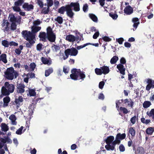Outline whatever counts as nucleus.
<instances>
[{"label": "nucleus", "instance_id": "nucleus-1", "mask_svg": "<svg viewBox=\"0 0 154 154\" xmlns=\"http://www.w3.org/2000/svg\"><path fill=\"white\" fill-rule=\"evenodd\" d=\"M15 89V86L12 84H10L8 82H6L4 84V85L2 86L1 89L2 95L0 96L2 97L3 96H8L10 94L14 92Z\"/></svg>", "mask_w": 154, "mask_h": 154}, {"label": "nucleus", "instance_id": "nucleus-2", "mask_svg": "<svg viewBox=\"0 0 154 154\" xmlns=\"http://www.w3.org/2000/svg\"><path fill=\"white\" fill-rule=\"evenodd\" d=\"M71 74L70 75V78L74 80H77L80 79L83 80L85 77V75L82 73L80 69L76 68L72 69L71 70Z\"/></svg>", "mask_w": 154, "mask_h": 154}, {"label": "nucleus", "instance_id": "nucleus-3", "mask_svg": "<svg viewBox=\"0 0 154 154\" xmlns=\"http://www.w3.org/2000/svg\"><path fill=\"white\" fill-rule=\"evenodd\" d=\"M17 72L15 71L13 67L8 68L5 72V77L7 79L12 80L16 78L18 76Z\"/></svg>", "mask_w": 154, "mask_h": 154}, {"label": "nucleus", "instance_id": "nucleus-4", "mask_svg": "<svg viewBox=\"0 0 154 154\" xmlns=\"http://www.w3.org/2000/svg\"><path fill=\"white\" fill-rule=\"evenodd\" d=\"M68 8L70 11L72 18H73L74 13L72 11V8L73 7V10L75 11H79L80 10V5L78 2H72L70 5H68Z\"/></svg>", "mask_w": 154, "mask_h": 154}, {"label": "nucleus", "instance_id": "nucleus-5", "mask_svg": "<svg viewBox=\"0 0 154 154\" xmlns=\"http://www.w3.org/2000/svg\"><path fill=\"white\" fill-rule=\"evenodd\" d=\"M41 27L40 26H33L32 27L31 32L27 30H23L22 34H27L28 36H32L34 37V39L35 38V34L41 29Z\"/></svg>", "mask_w": 154, "mask_h": 154}, {"label": "nucleus", "instance_id": "nucleus-6", "mask_svg": "<svg viewBox=\"0 0 154 154\" xmlns=\"http://www.w3.org/2000/svg\"><path fill=\"white\" fill-rule=\"evenodd\" d=\"M23 38L27 41H29V43H26V46L27 48H30L32 46L35 42L34 40V37L32 36H28L27 34H22Z\"/></svg>", "mask_w": 154, "mask_h": 154}, {"label": "nucleus", "instance_id": "nucleus-7", "mask_svg": "<svg viewBox=\"0 0 154 154\" xmlns=\"http://www.w3.org/2000/svg\"><path fill=\"white\" fill-rule=\"evenodd\" d=\"M126 135L125 133L121 134L120 133H118L116 136L115 140L112 143V145L115 146L116 144H119L121 142V140L125 139Z\"/></svg>", "mask_w": 154, "mask_h": 154}, {"label": "nucleus", "instance_id": "nucleus-8", "mask_svg": "<svg viewBox=\"0 0 154 154\" xmlns=\"http://www.w3.org/2000/svg\"><path fill=\"white\" fill-rule=\"evenodd\" d=\"M0 149H2L6 143L11 144L12 140L8 136H4V138H0Z\"/></svg>", "mask_w": 154, "mask_h": 154}, {"label": "nucleus", "instance_id": "nucleus-9", "mask_svg": "<svg viewBox=\"0 0 154 154\" xmlns=\"http://www.w3.org/2000/svg\"><path fill=\"white\" fill-rule=\"evenodd\" d=\"M16 87V90L17 93L22 94L25 92V88L26 86L23 83L21 82L19 84L17 83Z\"/></svg>", "mask_w": 154, "mask_h": 154}, {"label": "nucleus", "instance_id": "nucleus-10", "mask_svg": "<svg viewBox=\"0 0 154 154\" xmlns=\"http://www.w3.org/2000/svg\"><path fill=\"white\" fill-rule=\"evenodd\" d=\"M68 5H66L65 6H63L59 8L58 11V12L61 14H63L65 11H66V14L68 17L72 18L70 11L68 8Z\"/></svg>", "mask_w": 154, "mask_h": 154}, {"label": "nucleus", "instance_id": "nucleus-11", "mask_svg": "<svg viewBox=\"0 0 154 154\" xmlns=\"http://www.w3.org/2000/svg\"><path fill=\"white\" fill-rule=\"evenodd\" d=\"M9 18H10L9 20L11 23H17L19 24L20 23L21 17L20 16H19L18 18L17 19L14 14H9Z\"/></svg>", "mask_w": 154, "mask_h": 154}, {"label": "nucleus", "instance_id": "nucleus-12", "mask_svg": "<svg viewBox=\"0 0 154 154\" xmlns=\"http://www.w3.org/2000/svg\"><path fill=\"white\" fill-rule=\"evenodd\" d=\"M147 85L146 89L147 91H149L151 88H154V81L152 79L148 78L147 79Z\"/></svg>", "mask_w": 154, "mask_h": 154}, {"label": "nucleus", "instance_id": "nucleus-13", "mask_svg": "<svg viewBox=\"0 0 154 154\" xmlns=\"http://www.w3.org/2000/svg\"><path fill=\"white\" fill-rule=\"evenodd\" d=\"M122 101L123 102V104L126 105V107H130L131 108H133L134 102L131 99H122Z\"/></svg>", "mask_w": 154, "mask_h": 154}, {"label": "nucleus", "instance_id": "nucleus-14", "mask_svg": "<svg viewBox=\"0 0 154 154\" xmlns=\"http://www.w3.org/2000/svg\"><path fill=\"white\" fill-rule=\"evenodd\" d=\"M71 56H76L78 53V50L75 48L72 47L71 48H67L66 50Z\"/></svg>", "mask_w": 154, "mask_h": 154}, {"label": "nucleus", "instance_id": "nucleus-15", "mask_svg": "<svg viewBox=\"0 0 154 154\" xmlns=\"http://www.w3.org/2000/svg\"><path fill=\"white\" fill-rule=\"evenodd\" d=\"M22 7L25 10L27 11H31L34 9V6L33 5L29 4L27 3H24Z\"/></svg>", "mask_w": 154, "mask_h": 154}, {"label": "nucleus", "instance_id": "nucleus-16", "mask_svg": "<svg viewBox=\"0 0 154 154\" xmlns=\"http://www.w3.org/2000/svg\"><path fill=\"white\" fill-rule=\"evenodd\" d=\"M23 101V98L22 96H19L18 98H15L14 102L18 109L20 105V103H22Z\"/></svg>", "mask_w": 154, "mask_h": 154}, {"label": "nucleus", "instance_id": "nucleus-17", "mask_svg": "<svg viewBox=\"0 0 154 154\" xmlns=\"http://www.w3.org/2000/svg\"><path fill=\"white\" fill-rule=\"evenodd\" d=\"M124 11L125 14L127 15H130L133 13V9L131 6L128 5L125 7Z\"/></svg>", "mask_w": 154, "mask_h": 154}, {"label": "nucleus", "instance_id": "nucleus-18", "mask_svg": "<svg viewBox=\"0 0 154 154\" xmlns=\"http://www.w3.org/2000/svg\"><path fill=\"white\" fill-rule=\"evenodd\" d=\"M38 37L40 38V40L43 42L47 41V35L45 32H40Z\"/></svg>", "mask_w": 154, "mask_h": 154}, {"label": "nucleus", "instance_id": "nucleus-19", "mask_svg": "<svg viewBox=\"0 0 154 154\" xmlns=\"http://www.w3.org/2000/svg\"><path fill=\"white\" fill-rule=\"evenodd\" d=\"M117 68L119 71L120 73L123 75H125V68L124 67L123 65L122 64H118L117 66Z\"/></svg>", "mask_w": 154, "mask_h": 154}, {"label": "nucleus", "instance_id": "nucleus-20", "mask_svg": "<svg viewBox=\"0 0 154 154\" xmlns=\"http://www.w3.org/2000/svg\"><path fill=\"white\" fill-rule=\"evenodd\" d=\"M100 68L102 70L103 74L104 75L106 74L109 73L110 71V69L109 67L106 66L100 67Z\"/></svg>", "mask_w": 154, "mask_h": 154}, {"label": "nucleus", "instance_id": "nucleus-21", "mask_svg": "<svg viewBox=\"0 0 154 154\" xmlns=\"http://www.w3.org/2000/svg\"><path fill=\"white\" fill-rule=\"evenodd\" d=\"M56 35L54 33L52 34L47 35V38L51 42H54L56 39Z\"/></svg>", "mask_w": 154, "mask_h": 154}, {"label": "nucleus", "instance_id": "nucleus-22", "mask_svg": "<svg viewBox=\"0 0 154 154\" xmlns=\"http://www.w3.org/2000/svg\"><path fill=\"white\" fill-rule=\"evenodd\" d=\"M66 39L69 42H73L75 40L76 38L73 35L70 34L66 36Z\"/></svg>", "mask_w": 154, "mask_h": 154}, {"label": "nucleus", "instance_id": "nucleus-23", "mask_svg": "<svg viewBox=\"0 0 154 154\" xmlns=\"http://www.w3.org/2000/svg\"><path fill=\"white\" fill-rule=\"evenodd\" d=\"M146 134L148 135H152L154 132V127H149L146 130Z\"/></svg>", "mask_w": 154, "mask_h": 154}, {"label": "nucleus", "instance_id": "nucleus-24", "mask_svg": "<svg viewBox=\"0 0 154 154\" xmlns=\"http://www.w3.org/2000/svg\"><path fill=\"white\" fill-rule=\"evenodd\" d=\"M11 99L10 97L8 96H6L3 98V100L4 102L3 106L4 107L7 106L8 105V103L10 102Z\"/></svg>", "mask_w": 154, "mask_h": 154}, {"label": "nucleus", "instance_id": "nucleus-25", "mask_svg": "<svg viewBox=\"0 0 154 154\" xmlns=\"http://www.w3.org/2000/svg\"><path fill=\"white\" fill-rule=\"evenodd\" d=\"M9 119L11 120L12 124L13 125H16L17 124V122H16V118L14 115H11L9 117Z\"/></svg>", "mask_w": 154, "mask_h": 154}, {"label": "nucleus", "instance_id": "nucleus-26", "mask_svg": "<svg viewBox=\"0 0 154 154\" xmlns=\"http://www.w3.org/2000/svg\"><path fill=\"white\" fill-rule=\"evenodd\" d=\"M114 136H109L107 137V138L105 140V141L107 144H110V143L112 142L114 140Z\"/></svg>", "mask_w": 154, "mask_h": 154}, {"label": "nucleus", "instance_id": "nucleus-27", "mask_svg": "<svg viewBox=\"0 0 154 154\" xmlns=\"http://www.w3.org/2000/svg\"><path fill=\"white\" fill-rule=\"evenodd\" d=\"M1 127V130L5 132L9 130L8 126L5 123H2Z\"/></svg>", "mask_w": 154, "mask_h": 154}, {"label": "nucleus", "instance_id": "nucleus-28", "mask_svg": "<svg viewBox=\"0 0 154 154\" xmlns=\"http://www.w3.org/2000/svg\"><path fill=\"white\" fill-rule=\"evenodd\" d=\"M0 60H2L5 63H6L7 62V55L5 54H2L0 56Z\"/></svg>", "mask_w": 154, "mask_h": 154}, {"label": "nucleus", "instance_id": "nucleus-29", "mask_svg": "<svg viewBox=\"0 0 154 154\" xmlns=\"http://www.w3.org/2000/svg\"><path fill=\"white\" fill-rule=\"evenodd\" d=\"M41 60L42 63L44 64H48L50 65L51 64V62H50L49 60H48L47 58L44 57H42L41 58Z\"/></svg>", "mask_w": 154, "mask_h": 154}, {"label": "nucleus", "instance_id": "nucleus-30", "mask_svg": "<svg viewBox=\"0 0 154 154\" xmlns=\"http://www.w3.org/2000/svg\"><path fill=\"white\" fill-rule=\"evenodd\" d=\"M50 7L47 6V7H43L42 8L41 13L44 14H48L49 12Z\"/></svg>", "mask_w": 154, "mask_h": 154}, {"label": "nucleus", "instance_id": "nucleus-31", "mask_svg": "<svg viewBox=\"0 0 154 154\" xmlns=\"http://www.w3.org/2000/svg\"><path fill=\"white\" fill-rule=\"evenodd\" d=\"M53 70L52 67H50L45 71V76L46 77L48 76L51 73L53 72Z\"/></svg>", "mask_w": 154, "mask_h": 154}, {"label": "nucleus", "instance_id": "nucleus-32", "mask_svg": "<svg viewBox=\"0 0 154 154\" xmlns=\"http://www.w3.org/2000/svg\"><path fill=\"white\" fill-rule=\"evenodd\" d=\"M152 104L151 102L148 101H145L143 104V107L144 108H147L149 107Z\"/></svg>", "mask_w": 154, "mask_h": 154}, {"label": "nucleus", "instance_id": "nucleus-33", "mask_svg": "<svg viewBox=\"0 0 154 154\" xmlns=\"http://www.w3.org/2000/svg\"><path fill=\"white\" fill-rule=\"evenodd\" d=\"M129 132L131 134L132 137H134L135 135V131L134 127H131L129 130Z\"/></svg>", "mask_w": 154, "mask_h": 154}, {"label": "nucleus", "instance_id": "nucleus-34", "mask_svg": "<svg viewBox=\"0 0 154 154\" xmlns=\"http://www.w3.org/2000/svg\"><path fill=\"white\" fill-rule=\"evenodd\" d=\"M89 16L94 22H96L97 21V18L95 15L93 14H89Z\"/></svg>", "mask_w": 154, "mask_h": 154}, {"label": "nucleus", "instance_id": "nucleus-35", "mask_svg": "<svg viewBox=\"0 0 154 154\" xmlns=\"http://www.w3.org/2000/svg\"><path fill=\"white\" fill-rule=\"evenodd\" d=\"M146 114L149 117H152V118L154 120V109H152L149 112L147 111Z\"/></svg>", "mask_w": 154, "mask_h": 154}, {"label": "nucleus", "instance_id": "nucleus-36", "mask_svg": "<svg viewBox=\"0 0 154 154\" xmlns=\"http://www.w3.org/2000/svg\"><path fill=\"white\" fill-rule=\"evenodd\" d=\"M118 59L119 58L118 57L116 56H114L110 60V63L111 64H114L116 63Z\"/></svg>", "mask_w": 154, "mask_h": 154}, {"label": "nucleus", "instance_id": "nucleus-37", "mask_svg": "<svg viewBox=\"0 0 154 154\" xmlns=\"http://www.w3.org/2000/svg\"><path fill=\"white\" fill-rule=\"evenodd\" d=\"M115 146L113 145H112V146H111L109 144H107L105 146V148L107 150L109 151L110 150H113L115 149Z\"/></svg>", "mask_w": 154, "mask_h": 154}, {"label": "nucleus", "instance_id": "nucleus-38", "mask_svg": "<svg viewBox=\"0 0 154 154\" xmlns=\"http://www.w3.org/2000/svg\"><path fill=\"white\" fill-rule=\"evenodd\" d=\"M36 94V93L35 92V90L33 89H29V94H27V96H29V95L30 96H35Z\"/></svg>", "mask_w": 154, "mask_h": 154}, {"label": "nucleus", "instance_id": "nucleus-39", "mask_svg": "<svg viewBox=\"0 0 154 154\" xmlns=\"http://www.w3.org/2000/svg\"><path fill=\"white\" fill-rule=\"evenodd\" d=\"M137 152L139 154H144V150L143 148L142 147H137Z\"/></svg>", "mask_w": 154, "mask_h": 154}, {"label": "nucleus", "instance_id": "nucleus-40", "mask_svg": "<svg viewBox=\"0 0 154 154\" xmlns=\"http://www.w3.org/2000/svg\"><path fill=\"white\" fill-rule=\"evenodd\" d=\"M141 122L143 124H145L146 125L148 124L151 122L150 120V119H145V118L144 117L142 118L141 119Z\"/></svg>", "mask_w": 154, "mask_h": 154}, {"label": "nucleus", "instance_id": "nucleus-41", "mask_svg": "<svg viewBox=\"0 0 154 154\" xmlns=\"http://www.w3.org/2000/svg\"><path fill=\"white\" fill-rule=\"evenodd\" d=\"M119 109L120 111H122L123 113L124 114H126L130 112V111H128L127 109L125 107H120Z\"/></svg>", "mask_w": 154, "mask_h": 154}, {"label": "nucleus", "instance_id": "nucleus-42", "mask_svg": "<svg viewBox=\"0 0 154 154\" xmlns=\"http://www.w3.org/2000/svg\"><path fill=\"white\" fill-rule=\"evenodd\" d=\"M46 4H45V6L47 5V6L49 7H51L53 5V0H46Z\"/></svg>", "mask_w": 154, "mask_h": 154}, {"label": "nucleus", "instance_id": "nucleus-43", "mask_svg": "<svg viewBox=\"0 0 154 154\" xmlns=\"http://www.w3.org/2000/svg\"><path fill=\"white\" fill-rule=\"evenodd\" d=\"M24 2L23 0H18L14 2V5L15 6H20L22 5Z\"/></svg>", "mask_w": 154, "mask_h": 154}, {"label": "nucleus", "instance_id": "nucleus-44", "mask_svg": "<svg viewBox=\"0 0 154 154\" xmlns=\"http://www.w3.org/2000/svg\"><path fill=\"white\" fill-rule=\"evenodd\" d=\"M122 103H123V102H122V99L121 100H119L116 101V107L117 108L118 110L119 109V106H120V105Z\"/></svg>", "mask_w": 154, "mask_h": 154}, {"label": "nucleus", "instance_id": "nucleus-45", "mask_svg": "<svg viewBox=\"0 0 154 154\" xmlns=\"http://www.w3.org/2000/svg\"><path fill=\"white\" fill-rule=\"evenodd\" d=\"M95 71L96 74L97 75H100L103 74L101 68H96L95 69Z\"/></svg>", "mask_w": 154, "mask_h": 154}, {"label": "nucleus", "instance_id": "nucleus-46", "mask_svg": "<svg viewBox=\"0 0 154 154\" xmlns=\"http://www.w3.org/2000/svg\"><path fill=\"white\" fill-rule=\"evenodd\" d=\"M138 119V116L136 117V116H134L131 118L130 122L132 124H134L136 122V120Z\"/></svg>", "mask_w": 154, "mask_h": 154}, {"label": "nucleus", "instance_id": "nucleus-47", "mask_svg": "<svg viewBox=\"0 0 154 154\" xmlns=\"http://www.w3.org/2000/svg\"><path fill=\"white\" fill-rule=\"evenodd\" d=\"M54 33L52 31V29L50 26H48L47 29V35H49L52 34Z\"/></svg>", "mask_w": 154, "mask_h": 154}, {"label": "nucleus", "instance_id": "nucleus-48", "mask_svg": "<svg viewBox=\"0 0 154 154\" xmlns=\"http://www.w3.org/2000/svg\"><path fill=\"white\" fill-rule=\"evenodd\" d=\"M9 43L6 40H5L2 41V45L6 48H8L9 47Z\"/></svg>", "mask_w": 154, "mask_h": 154}, {"label": "nucleus", "instance_id": "nucleus-49", "mask_svg": "<svg viewBox=\"0 0 154 154\" xmlns=\"http://www.w3.org/2000/svg\"><path fill=\"white\" fill-rule=\"evenodd\" d=\"M17 25L15 23H12L11 24V30L14 31L17 28Z\"/></svg>", "mask_w": 154, "mask_h": 154}, {"label": "nucleus", "instance_id": "nucleus-50", "mask_svg": "<svg viewBox=\"0 0 154 154\" xmlns=\"http://www.w3.org/2000/svg\"><path fill=\"white\" fill-rule=\"evenodd\" d=\"M23 126L20 127L18 130H17L16 132V134L18 135H21L22 133V131L23 130Z\"/></svg>", "mask_w": 154, "mask_h": 154}, {"label": "nucleus", "instance_id": "nucleus-51", "mask_svg": "<svg viewBox=\"0 0 154 154\" xmlns=\"http://www.w3.org/2000/svg\"><path fill=\"white\" fill-rule=\"evenodd\" d=\"M55 20V21H57L59 24H61L63 23V19L61 17L58 16Z\"/></svg>", "mask_w": 154, "mask_h": 154}, {"label": "nucleus", "instance_id": "nucleus-52", "mask_svg": "<svg viewBox=\"0 0 154 154\" xmlns=\"http://www.w3.org/2000/svg\"><path fill=\"white\" fill-rule=\"evenodd\" d=\"M37 4L41 8H42L44 6V4L42 0H37Z\"/></svg>", "mask_w": 154, "mask_h": 154}, {"label": "nucleus", "instance_id": "nucleus-53", "mask_svg": "<svg viewBox=\"0 0 154 154\" xmlns=\"http://www.w3.org/2000/svg\"><path fill=\"white\" fill-rule=\"evenodd\" d=\"M12 8L13 10L15 12H19L21 11L20 8L18 6H15L14 7H12Z\"/></svg>", "mask_w": 154, "mask_h": 154}, {"label": "nucleus", "instance_id": "nucleus-54", "mask_svg": "<svg viewBox=\"0 0 154 154\" xmlns=\"http://www.w3.org/2000/svg\"><path fill=\"white\" fill-rule=\"evenodd\" d=\"M109 15L113 19L116 20L118 17L117 14H113L112 13H110Z\"/></svg>", "mask_w": 154, "mask_h": 154}, {"label": "nucleus", "instance_id": "nucleus-55", "mask_svg": "<svg viewBox=\"0 0 154 154\" xmlns=\"http://www.w3.org/2000/svg\"><path fill=\"white\" fill-rule=\"evenodd\" d=\"M88 5L87 4H84L83 5V11L84 12H86L88 11Z\"/></svg>", "mask_w": 154, "mask_h": 154}, {"label": "nucleus", "instance_id": "nucleus-56", "mask_svg": "<svg viewBox=\"0 0 154 154\" xmlns=\"http://www.w3.org/2000/svg\"><path fill=\"white\" fill-rule=\"evenodd\" d=\"M64 53L65 55V57L63 56V59L64 60H66L69 57L70 54L67 52V51L66 50L64 51Z\"/></svg>", "mask_w": 154, "mask_h": 154}, {"label": "nucleus", "instance_id": "nucleus-57", "mask_svg": "<svg viewBox=\"0 0 154 154\" xmlns=\"http://www.w3.org/2000/svg\"><path fill=\"white\" fill-rule=\"evenodd\" d=\"M126 62V61L125 58L124 57H122L120 59V63L119 64H122L123 65L125 64Z\"/></svg>", "mask_w": 154, "mask_h": 154}, {"label": "nucleus", "instance_id": "nucleus-58", "mask_svg": "<svg viewBox=\"0 0 154 154\" xmlns=\"http://www.w3.org/2000/svg\"><path fill=\"white\" fill-rule=\"evenodd\" d=\"M119 148L120 151L121 152H123L125 150V147L122 144H121L120 145Z\"/></svg>", "mask_w": 154, "mask_h": 154}, {"label": "nucleus", "instance_id": "nucleus-59", "mask_svg": "<svg viewBox=\"0 0 154 154\" xmlns=\"http://www.w3.org/2000/svg\"><path fill=\"white\" fill-rule=\"evenodd\" d=\"M36 67V65L34 63H31L30 65V68L32 69V71L34 70Z\"/></svg>", "mask_w": 154, "mask_h": 154}, {"label": "nucleus", "instance_id": "nucleus-60", "mask_svg": "<svg viewBox=\"0 0 154 154\" xmlns=\"http://www.w3.org/2000/svg\"><path fill=\"white\" fill-rule=\"evenodd\" d=\"M116 41L119 44L122 45V44L123 42L124 41V39L122 38H119L116 39Z\"/></svg>", "mask_w": 154, "mask_h": 154}, {"label": "nucleus", "instance_id": "nucleus-61", "mask_svg": "<svg viewBox=\"0 0 154 154\" xmlns=\"http://www.w3.org/2000/svg\"><path fill=\"white\" fill-rule=\"evenodd\" d=\"M128 80L130 81V82H131V79L132 78H133V76H134V77L136 76V75H133L130 73H128Z\"/></svg>", "mask_w": 154, "mask_h": 154}, {"label": "nucleus", "instance_id": "nucleus-62", "mask_svg": "<svg viewBox=\"0 0 154 154\" xmlns=\"http://www.w3.org/2000/svg\"><path fill=\"white\" fill-rule=\"evenodd\" d=\"M103 39L105 42H109L111 41V38L109 37L106 36H105L102 37Z\"/></svg>", "mask_w": 154, "mask_h": 154}, {"label": "nucleus", "instance_id": "nucleus-63", "mask_svg": "<svg viewBox=\"0 0 154 154\" xmlns=\"http://www.w3.org/2000/svg\"><path fill=\"white\" fill-rule=\"evenodd\" d=\"M104 84L105 83L103 81L100 82L99 85V88L100 89H102L103 88Z\"/></svg>", "mask_w": 154, "mask_h": 154}, {"label": "nucleus", "instance_id": "nucleus-64", "mask_svg": "<svg viewBox=\"0 0 154 154\" xmlns=\"http://www.w3.org/2000/svg\"><path fill=\"white\" fill-rule=\"evenodd\" d=\"M42 45L41 44H38L36 46V49L38 51H41L42 48Z\"/></svg>", "mask_w": 154, "mask_h": 154}]
</instances>
